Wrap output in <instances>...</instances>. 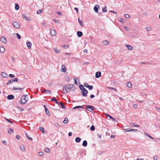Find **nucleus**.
Listing matches in <instances>:
<instances>
[{"mask_svg":"<svg viewBox=\"0 0 160 160\" xmlns=\"http://www.w3.org/2000/svg\"><path fill=\"white\" fill-rule=\"evenodd\" d=\"M75 89V86L72 84H67L64 86L62 89L64 93H67L71 90L72 91H74Z\"/></svg>","mask_w":160,"mask_h":160,"instance_id":"nucleus-1","label":"nucleus"},{"mask_svg":"<svg viewBox=\"0 0 160 160\" xmlns=\"http://www.w3.org/2000/svg\"><path fill=\"white\" fill-rule=\"evenodd\" d=\"M28 95H23L21 98L20 101V103L21 104H24L27 101L26 98V97H28Z\"/></svg>","mask_w":160,"mask_h":160,"instance_id":"nucleus-2","label":"nucleus"},{"mask_svg":"<svg viewBox=\"0 0 160 160\" xmlns=\"http://www.w3.org/2000/svg\"><path fill=\"white\" fill-rule=\"evenodd\" d=\"M12 24L13 26L16 28H19L20 27V25L17 22H13Z\"/></svg>","mask_w":160,"mask_h":160,"instance_id":"nucleus-3","label":"nucleus"},{"mask_svg":"<svg viewBox=\"0 0 160 160\" xmlns=\"http://www.w3.org/2000/svg\"><path fill=\"white\" fill-rule=\"evenodd\" d=\"M81 93L82 95L84 97H86L88 91L85 88L83 89V90L82 91Z\"/></svg>","mask_w":160,"mask_h":160,"instance_id":"nucleus-4","label":"nucleus"},{"mask_svg":"<svg viewBox=\"0 0 160 160\" xmlns=\"http://www.w3.org/2000/svg\"><path fill=\"white\" fill-rule=\"evenodd\" d=\"M22 17L25 20L28 21H30L32 20L31 18H29L25 14H23L22 16Z\"/></svg>","mask_w":160,"mask_h":160,"instance_id":"nucleus-5","label":"nucleus"},{"mask_svg":"<svg viewBox=\"0 0 160 160\" xmlns=\"http://www.w3.org/2000/svg\"><path fill=\"white\" fill-rule=\"evenodd\" d=\"M0 40V41L3 43H6L7 42L6 38L3 36H2L1 37Z\"/></svg>","mask_w":160,"mask_h":160,"instance_id":"nucleus-6","label":"nucleus"},{"mask_svg":"<svg viewBox=\"0 0 160 160\" xmlns=\"http://www.w3.org/2000/svg\"><path fill=\"white\" fill-rule=\"evenodd\" d=\"M66 68L65 65H62L61 68V70L63 72H66Z\"/></svg>","mask_w":160,"mask_h":160,"instance_id":"nucleus-7","label":"nucleus"},{"mask_svg":"<svg viewBox=\"0 0 160 160\" xmlns=\"http://www.w3.org/2000/svg\"><path fill=\"white\" fill-rule=\"evenodd\" d=\"M99 8V6L98 5H96L94 7V10L96 13H98V9Z\"/></svg>","mask_w":160,"mask_h":160,"instance_id":"nucleus-8","label":"nucleus"},{"mask_svg":"<svg viewBox=\"0 0 160 160\" xmlns=\"http://www.w3.org/2000/svg\"><path fill=\"white\" fill-rule=\"evenodd\" d=\"M50 33L52 36H54L56 35V31L53 29L51 30Z\"/></svg>","mask_w":160,"mask_h":160,"instance_id":"nucleus-9","label":"nucleus"},{"mask_svg":"<svg viewBox=\"0 0 160 160\" xmlns=\"http://www.w3.org/2000/svg\"><path fill=\"white\" fill-rule=\"evenodd\" d=\"M101 76V72H97L95 74V77L97 78H100Z\"/></svg>","mask_w":160,"mask_h":160,"instance_id":"nucleus-10","label":"nucleus"},{"mask_svg":"<svg viewBox=\"0 0 160 160\" xmlns=\"http://www.w3.org/2000/svg\"><path fill=\"white\" fill-rule=\"evenodd\" d=\"M1 76L3 78H7L8 77V74L4 72H2Z\"/></svg>","mask_w":160,"mask_h":160,"instance_id":"nucleus-11","label":"nucleus"},{"mask_svg":"<svg viewBox=\"0 0 160 160\" xmlns=\"http://www.w3.org/2000/svg\"><path fill=\"white\" fill-rule=\"evenodd\" d=\"M14 96L12 95H10L8 96L7 98L8 100H12L14 98Z\"/></svg>","mask_w":160,"mask_h":160,"instance_id":"nucleus-12","label":"nucleus"},{"mask_svg":"<svg viewBox=\"0 0 160 160\" xmlns=\"http://www.w3.org/2000/svg\"><path fill=\"white\" fill-rule=\"evenodd\" d=\"M27 46L29 49L31 48V46L32 45V43L30 42H28L27 43Z\"/></svg>","mask_w":160,"mask_h":160,"instance_id":"nucleus-13","label":"nucleus"},{"mask_svg":"<svg viewBox=\"0 0 160 160\" xmlns=\"http://www.w3.org/2000/svg\"><path fill=\"white\" fill-rule=\"evenodd\" d=\"M20 148L22 151H26L25 147L23 145H21L20 146Z\"/></svg>","mask_w":160,"mask_h":160,"instance_id":"nucleus-14","label":"nucleus"},{"mask_svg":"<svg viewBox=\"0 0 160 160\" xmlns=\"http://www.w3.org/2000/svg\"><path fill=\"white\" fill-rule=\"evenodd\" d=\"M87 108L89 109L92 111H93L94 110V108L92 106L88 105L87 106Z\"/></svg>","mask_w":160,"mask_h":160,"instance_id":"nucleus-15","label":"nucleus"},{"mask_svg":"<svg viewBox=\"0 0 160 160\" xmlns=\"http://www.w3.org/2000/svg\"><path fill=\"white\" fill-rule=\"evenodd\" d=\"M102 43L105 46L109 44V42L106 40H103L102 41Z\"/></svg>","mask_w":160,"mask_h":160,"instance_id":"nucleus-16","label":"nucleus"},{"mask_svg":"<svg viewBox=\"0 0 160 160\" xmlns=\"http://www.w3.org/2000/svg\"><path fill=\"white\" fill-rule=\"evenodd\" d=\"M51 100L52 101L55 102L57 104H59V102H58L55 97H53L51 99Z\"/></svg>","mask_w":160,"mask_h":160,"instance_id":"nucleus-17","label":"nucleus"},{"mask_svg":"<svg viewBox=\"0 0 160 160\" xmlns=\"http://www.w3.org/2000/svg\"><path fill=\"white\" fill-rule=\"evenodd\" d=\"M77 34L78 37H81L82 35V33L81 31H78L77 32Z\"/></svg>","mask_w":160,"mask_h":160,"instance_id":"nucleus-18","label":"nucleus"},{"mask_svg":"<svg viewBox=\"0 0 160 160\" xmlns=\"http://www.w3.org/2000/svg\"><path fill=\"white\" fill-rule=\"evenodd\" d=\"M5 51V49L3 47H0V52L1 53H3Z\"/></svg>","mask_w":160,"mask_h":160,"instance_id":"nucleus-19","label":"nucleus"},{"mask_svg":"<svg viewBox=\"0 0 160 160\" xmlns=\"http://www.w3.org/2000/svg\"><path fill=\"white\" fill-rule=\"evenodd\" d=\"M44 91H45V93H46V94L48 95H51V92L50 90H47L44 88Z\"/></svg>","mask_w":160,"mask_h":160,"instance_id":"nucleus-20","label":"nucleus"},{"mask_svg":"<svg viewBox=\"0 0 160 160\" xmlns=\"http://www.w3.org/2000/svg\"><path fill=\"white\" fill-rule=\"evenodd\" d=\"M59 104L60 105L62 108L65 109L66 108V107L65 106H64L62 102H60L59 103L58 105H59Z\"/></svg>","mask_w":160,"mask_h":160,"instance_id":"nucleus-21","label":"nucleus"},{"mask_svg":"<svg viewBox=\"0 0 160 160\" xmlns=\"http://www.w3.org/2000/svg\"><path fill=\"white\" fill-rule=\"evenodd\" d=\"M126 46L127 47V48L128 50H132V48L131 46L129 45H127Z\"/></svg>","mask_w":160,"mask_h":160,"instance_id":"nucleus-22","label":"nucleus"},{"mask_svg":"<svg viewBox=\"0 0 160 160\" xmlns=\"http://www.w3.org/2000/svg\"><path fill=\"white\" fill-rule=\"evenodd\" d=\"M127 87L129 88H132V84L130 82H128L127 83Z\"/></svg>","mask_w":160,"mask_h":160,"instance_id":"nucleus-23","label":"nucleus"},{"mask_svg":"<svg viewBox=\"0 0 160 160\" xmlns=\"http://www.w3.org/2000/svg\"><path fill=\"white\" fill-rule=\"evenodd\" d=\"M81 140L80 138L79 137H77L75 138V141L77 142H80Z\"/></svg>","mask_w":160,"mask_h":160,"instance_id":"nucleus-24","label":"nucleus"},{"mask_svg":"<svg viewBox=\"0 0 160 160\" xmlns=\"http://www.w3.org/2000/svg\"><path fill=\"white\" fill-rule=\"evenodd\" d=\"M82 145L84 147H86L87 145V142L86 140H84L83 141L82 144Z\"/></svg>","mask_w":160,"mask_h":160,"instance_id":"nucleus-25","label":"nucleus"},{"mask_svg":"<svg viewBox=\"0 0 160 160\" xmlns=\"http://www.w3.org/2000/svg\"><path fill=\"white\" fill-rule=\"evenodd\" d=\"M83 108V107L82 106H76L74 107L73 108V109H76L77 108Z\"/></svg>","mask_w":160,"mask_h":160,"instance_id":"nucleus-26","label":"nucleus"},{"mask_svg":"<svg viewBox=\"0 0 160 160\" xmlns=\"http://www.w3.org/2000/svg\"><path fill=\"white\" fill-rule=\"evenodd\" d=\"M68 119L67 118H64V120L63 121V122L64 123L66 124L68 123Z\"/></svg>","mask_w":160,"mask_h":160,"instance_id":"nucleus-27","label":"nucleus"},{"mask_svg":"<svg viewBox=\"0 0 160 160\" xmlns=\"http://www.w3.org/2000/svg\"><path fill=\"white\" fill-rule=\"evenodd\" d=\"M134 130V129H130L129 128H128V129H124V131L126 132H130L131 131H132Z\"/></svg>","mask_w":160,"mask_h":160,"instance_id":"nucleus-28","label":"nucleus"},{"mask_svg":"<svg viewBox=\"0 0 160 160\" xmlns=\"http://www.w3.org/2000/svg\"><path fill=\"white\" fill-rule=\"evenodd\" d=\"M8 132L9 134H11L13 132V130L12 129L10 128L9 130H8Z\"/></svg>","mask_w":160,"mask_h":160,"instance_id":"nucleus-29","label":"nucleus"},{"mask_svg":"<svg viewBox=\"0 0 160 160\" xmlns=\"http://www.w3.org/2000/svg\"><path fill=\"white\" fill-rule=\"evenodd\" d=\"M73 79L74 80V82H75V84H77V80H78V81H79L78 80V78L76 77H73Z\"/></svg>","mask_w":160,"mask_h":160,"instance_id":"nucleus-30","label":"nucleus"},{"mask_svg":"<svg viewBox=\"0 0 160 160\" xmlns=\"http://www.w3.org/2000/svg\"><path fill=\"white\" fill-rule=\"evenodd\" d=\"M44 151L47 153H49L50 152V149L48 148H45L44 149Z\"/></svg>","mask_w":160,"mask_h":160,"instance_id":"nucleus-31","label":"nucleus"},{"mask_svg":"<svg viewBox=\"0 0 160 160\" xmlns=\"http://www.w3.org/2000/svg\"><path fill=\"white\" fill-rule=\"evenodd\" d=\"M15 9L16 10H18L19 9V6L17 3H15Z\"/></svg>","mask_w":160,"mask_h":160,"instance_id":"nucleus-32","label":"nucleus"},{"mask_svg":"<svg viewBox=\"0 0 160 160\" xmlns=\"http://www.w3.org/2000/svg\"><path fill=\"white\" fill-rule=\"evenodd\" d=\"M53 50L55 52H57V53H60V50H58L57 48H54L53 49Z\"/></svg>","mask_w":160,"mask_h":160,"instance_id":"nucleus-33","label":"nucleus"},{"mask_svg":"<svg viewBox=\"0 0 160 160\" xmlns=\"http://www.w3.org/2000/svg\"><path fill=\"white\" fill-rule=\"evenodd\" d=\"M40 130L41 131L42 133H44V129L43 127H40L39 128Z\"/></svg>","mask_w":160,"mask_h":160,"instance_id":"nucleus-34","label":"nucleus"},{"mask_svg":"<svg viewBox=\"0 0 160 160\" xmlns=\"http://www.w3.org/2000/svg\"><path fill=\"white\" fill-rule=\"evenodd\" d=\"M144 134H145V135H146V136L148 137L149 138L152 139H153V138H152L151 136H150V135H149L148 134V133H144Z\"/></svg>","mask_w":160,"mask_h":160,"instance_id":"nucleus-35","label":"nucleus"},{"mask_svg":"<svg viewBox=\"0 0 160 160\" xmlns=\"http://www.w3.org/2000/svg\"><path fill=\"white\" fill-rule=\"evenodd\" d=\"M118 20L122 22H123L124 21V19L122 18H119Z\"/></svg>","mask_w":160,"mask_h":160,"instance_id":"nucleus-36","label":"nucleus"},{"mask_svg":"<svg viewBox=\"0 0 160 160\" xmlns=\"http://www.w3.org/2000/svg\"><path fill=\"white\" fill-rule=\"evenodd\" d=\"M79 88L82 91L83 90V89L85 88L83 85L82 84H81L79 86Z\"/></svg>","mask_w":160,"mask_h":160,"instance_id":"nucleus-37","label":"nucleus"},{"mask_svg":"<svg viewBox=\"0 0 160 160\" xmlns=\"http://www.w3.org/2000/svg\"><path fill=\"white\" fill-rule=\"evenodd\" d=\"M108 117L110 118L111 119H112L113 121H115L116 122H117L118 121L116 119H115L114 118H113L111 116H108Z\"/></svg>","mask_w":160,"mask_h":160,"instance_id":"nucleus-38","label":"nucleus"},{"mask_svg":"<svg viewBox=\"0 0 160 160\" xmlns=\"http://www.w3.org/2000/svg\"><path fill=\"white\" fill-rule=\"evenodd\" d=\"M95 128L94 126L93 125H92L91 126L90 128V130L92 131H93L95 130Z\"/></svg>","mask_w":160,"mask_h":160,"instance_id":"nucleus-39","label":"nucleus"},{"mask_svg":"<svg viewBox=\"0 0 160 160\" xmlns=\"http://www.w3.org/2000/svg\"><path fill=\"white\" fill-rule=\"evenodd\" d=\"M151 29H152V28H151V27H148L146 28V30L147 31H150L151 30Z\"/></svg>","mask_w":160,"mask_h":160,"instance_id":"nucleus-40","label":"nucleus"},{"mask_svg":"<svg viewBox=\"0 0 160 160\" xmlns=\"http://www.w3.org/2000/svg\"><path fill=\"white\" fill-rule=\"evenodd\" d=\"M26 137H27V138L30 140H31V141H32V138L30 137H29L28 136V134L27 133H26Z\"/></svg>","mask_w":160,"mask_h":160,"instance_id":"nucleus-41","label":"nucleus"},{"mask_svg":"<svg viewBox=\"0 0 160 160\" xmlns=\"http://www.w3.org/2000/svg\"><path fill=\"white\" fill-rule=\"evenodd\" d=\"M16 35L18 39H20L21 38L20 35L18 33H16Z\"/></svg>","mask_w":160,"mask_h":160,"instance_id":"nucleus-42","label":"nucleus"},{"mask_svg":"<svg viewBox=\"0 0 160 160\" xmlns=\"http://www.w3.org/2000/svg\"><path fill=\"white\" fill-rule=\"evenodd\" d=\"M108 88L109 89H111V90H114L115 92H117V89H115V88H113L108 87Z\"/></svg>","mask_w":160,"mask_h":160,"instance_id":"nucleus-43","label":"nucleus"},{"mask_svg":"<svg viewBox=\"0 0 160 160\" xmlns=\"http://www.w3.org/2000/svg\"><path fill=\"white\" fill-rule=\"evenodd\" d=\"M79 23L80 25V26L82 27L83 26L84 24L83 22L81 21L79 22Z\"/></svg>","mask_w":160,"mask_h":160,"instance_id":"nucleus-44","label":"nucleus"},{"mask_svg":"<svg viewBox=\"0 0 160 160\" xmlns=\"http://www.w3.org/2000/svg\"><path fill=\"white\" fill-rule=\"evenodd\" d=\"M43 154L42 152H40L38 153V155L40 156H42L43 155Z\"/></svg>","mask_w":160,"mask_h":160,"instance_id":"nucleus-45","label":"nucleus"},{"mask_svg":"<svg viewBox=\"0 0 160 160\" xmlns=\"http://www.w3.org/2000/svg\"><path fill=\"white\" fill-rule=\"evenodd\" d=\"M88 88L90 90H92L93 88V87L92 86H90L89 85V86L88 87Z\"/></svg>","mask_w":160,"mask_h":160,"instance_id":"nucleus-46","label":"nucleus"},{"mask_svg":"<svg viewBox=\"0 0 160 160\" xmlns=\"http://www.w3.org/2000/svg\"><path fill=\"white\" fill-rule=\"evenodd\" d=\"M5 120L7 121L10 122V123H12L13 122H12V121H10L9 119H8V118H5Z\"/></svg>","mask_w":160,"mask_h":160,"instance_id":"nucleus-47","label":"nucleus"},{"mask_svg":"<svg viewBox=\"0 0 160 160\" xmlns=\"http://www.w3.org/2000/svg\"><path fill=\"white\" fill-rule=\"evenodd\" d=\"M124 16L125 18H128L130 17V16L128 14H125Z\"/></svg>","mask_w":160,"mask_h":160,"instance_id":"nucleus-48","label":"nucleus"},{"mask_svg":"<svg viewBox=\"0 0 160 160\" xmlns=\"http://www.w3.org/2000/svg\"><path fill=\"white\" fill-rule=\"evenodd\" d=\"M124 28L125 30L127 31H129L130 30V29L126 26H124Z\"/></svg>","mask_w":160,"mask_h":160,"instance_id":"nucleus-49","label":"nucleus"},{"mask_svg":"<svg viewBox=\"0 0 160 160\" xmlns=\"http://www.w3.org/2000/svg\"><path fill=\"white\" fill-rule=\"evenodd\" d=\"M67 82H68L69 81V77L68 76H66L65 78Z\"/></svg>","mask_w":160,"mask_h":160,"instance_id":"nucleus-50","label":"nucleus"},{"mask_svg":"<svg viewBox=\"0 0 160 160\" xmlns=\"http://www.w3.org/2000/svg\"><path fill=\"white\" fill-rule=\"evenodd\" d=\"M130 125L132 127H134V126L138 127H139V126L138 125H135V124L133 123H131L130 124Z\"/></svg>","mask_w":160,"mask_h":160,"instance_id":"nucleus-51","label":"nucleus"},{"mask_svg":"<svg viewBox=\"0 0 160 160\" xmlns=\"http://www.w3.org/2000/svg\"><path fill=\"white\" fill-rule=\"evenodd\" d=\"M42 12V10L41 9H40L38 11H37V13L38 14H40Z\"/></svg>","mask_w":160,"mask_h":160,"instance_id":"nucleus-52","label":"nucleus"},{"mask_svg":"<svg viewBox=\"0 0 160 160\" xmlns=\"http://www.w3.org/2000/svg\"><path fill=\"white\" fill-rule=\"evenodd\" d=\"M12 82H13L12 81V79H11L8 81V83H7V84L8 85V84H10V83H11Z\"/></svg>","mask_w":160,"mask_h":160,"instance_id":"nucleus-53","label":"nucleus"},{"mask_svg":"<svg viewBox=\"0 0 160 160\" xmlns=\"http://www.w3.org/2000/svg\"><path fill=\"white\" fill-rule=\"evenodd\" d=\"M12 79V81L13 82H17L18 81V80L17 78H16Z\"/></svg>","mask_w":160,"mask_h":160,"instance_id":"nucleus-54","label":"nucleus"},{"mask_svg":"<svg viewBox=\"0 0 160 160\" xmlns=\"http://www.w3.org/2000/svg\"><path fill=\"white\" fill-rule=\"evenodd\" d=\"M9 76L11 78H13L15 77L14 75L12 74H10Z\"/></svg>","mask_w":160,"mask_h":160,"instance_id":"nucleus-55","label":"nucleus"},{"mask_svg":"<svg viewBox=\"0 0 160 160\" xmlns=\"http://www.w3.org/2000/svg\"><path fill=\"white\" fill-rule=\"evenodd\" d=\"M22 89V88H17L15 87L13 88V89L14 90H21Z\"/></svg>","mask_w":160,"mask_h":160,"instance_id":"nucleus-56","label":"nucleus"},{"mask_svg":"<svg viewBox=\"0 0 160 160\" xmlns=\"http://www.w3.org/2000/svg\"><path fill=\"white\" fill-rule=\"evenodd\" d=\"M102 11L103 12H106L107 11V10L106 9L104 8L102 9Z\"/></svg>","mask_w":160,"mask_h":160,"instance_id":"nucleus-57","label":"nucleus"},{"mask_svg":"<svg viewBox=\"0 0 160 160\" xmlns=\"http://www.w3.org/2000/svg\"><path fill=\"white\" fill-rule=\"evenodd\" d=\"M53 21H54V22L56 23H58V22H59V21L58 20H56V19H53Z\"/></svg>","mask_w":160,"mask_h":160,"instance_id":"nucleus-58","label":"nucleus"},{"mask_svg":"<svg viewBox=\"0 0 160 160\" xmlns=\"http://www.w3.org/2000/svg\"><path fill=\"white\" fill-rule=\"evenodd\" d=\"M62 47L63 48H68V46L67 45H63L62 46Z\"/></svg>","mask_w":160,"mask_h":160,"instance_id":"nucleus-59","label":"nucleus"},{"mask_svg":"<svg viewBox=\"0 0 160 160\" xmlns=\"http://www.w3.org/2000/svg\"><path fill=\"white\" fill-rule=\"evenodd\" d=\"M155 109L157 110V111L159 112L160 111V108H159L156 107Z\"/></svg>","mask_w":160,"mask_h":160,"instance_id":"nucleus-60","label":"nucleus"},{"mask_svg":"<svg viewBox=\"0 0 160 160\" xmlns=\"http://www.w3.org/2000/svg\"><path fill=\"white\" fill-rule=\"evenodd\" d=\"M154 160H157L158 159V157L157 156H155L153 158Z\"/></svg>","mask_w":160,"mask_h":160,"instance_id":"nucleus-61","label":"nucleus"},{"mask_svg":"<svg viewBox=\"0 0 160 160\" xmlns=\"http://www.w3.org/2000/svg\"><path fill=\"white\" fill-rule=\"evenodd\" d=\"M72 133L71 132H69L68 133V135L70 137L72 136Z\"/></svg>","mask_w":160,"mask_h":160,"instance_id":"nucleus-62","label":"nucleus"},{"mask_svg":"<svg viewBox=\"0 0 160 160\" xmlns=\"http://www.w3.org/2000/svg\"><path fill=\"white\" fill-rule=\"evenodd\" d=\"M2 142L5 145H6L7 143V142L3 140L2 141Z\"/></svg>","mask_w":160,"mask_h":160,"instance_id":"nucleus-63","label":"nucleus"},{"mask_svg":"<svg viewBox=\"0 0 160 160\" xmlns=\"http://www.w3.org/2000/svg\"><path fill=\"white\" fill-rule=\"evenodd\" d=\"M84 86L85 87L87 88H88V87L89 86V85H88V84L86 83L84 84Z\"/></svg>","mask_w":160,"mask_h":160,"instance_id":"nucleus-64","label":"nucleus"}]
</instances>
